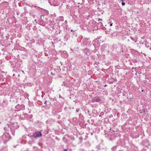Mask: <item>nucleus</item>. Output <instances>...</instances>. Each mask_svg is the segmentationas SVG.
<instances>
[{
  "instance_id": "obj_12",
  "label": "nucleus",
  "mask_w": 151,
  "mask_h": 151,
  "mask_svg": "<svg viewBox=\"0 0 151 151\" xmlns=\"http://www.w3.org/2000/svg\"><path fill=\"white\" fill-rule=\"evenodd\" d=\"M125 0H120V1L121 2H123V1H124Z\"/></svg>"
},
{
  "instance_id": "obj_14",
  "label": "nucleus",
  "mask_w": 151,
  "mask_h": 151,
  "mask_svg": "<svg viewBox=\"0 0 151 151\" xmlns=\"http://www.w3.org/2000/svg\"><path fill=\"white\" fill-rule=\"evenodd\" d=\"M63 151H67V149H65Z\"/></svg>"
},
{
  "instance_id": "obj_10",
  "label": "nucleus",
  "mask_w": 151,
  "mask_h": 151,
  "mask_svg": "<svg viewBox=\"0 0 151 151\" xmlns=\"http://www.w3.org/2000/svg\"><path fill=\"white\" fill-rule=\"evenodd\" d=\"M79 111H80V109H76V112H78Z\"/></svg>"
},
{
  "instance_id": "obj_18",
  "label": "nucleus",
  "mask_w": 151,
  "mask_h": 151,
  "mask_svg": "<svg viewBox=\"0 0 151 151\" xmlns=\"http://www.w3.org/2000/svg\"><path fill=\"white\" fill-rule=\"evenodd\" d=\"M99 20H101V19H99Z\"/></svg>"
},
{
  "instance_id": "obj_11",
  "label": "nucleus",
  "mask_w": 151,
  "mask_h": 151,
  "mask_svg": "<svg viewBox=\"0 0 151 151\" xmlns=\"http://www.w3.org/2000/svg\"><path fill=\"white\" fill-rule=\"evenodd\" d=\"M112 25H113V23H111L110 24V26H112Z\"/></svg>"
},
{
  "instance_id": "obj_7",
  "label": "nucleus",
  "mask_w": 151,
  "mask_h": 151,
  "mask_svg": "<svg viewBox=\"0 0 151 151\" xmlns=\"http://www.w3.org/2000/svg\"><path fill=\"white\" fill-rule=\"evenodd\" d=\"M131 39L133 41H134V42H136V41H135L134 39V38H133V37H131Z\"/></svg>"
},
{
  "instance_id": "obj_17",
  "label": "nucleus",
  "mask_w": 151,
  "mask_h": 151,
  "mask_svg": "<svg viewBox=\"0 0 151 151\" xmlns=\"http://www.w3.org/2000/svg\"><path fill=\"white\" fill-rule=\"evenodd\" d=\"M59 96H60V97H61L60 95H59Z\"/></svg>"
},
{
  "instance_id": "obj_4",
  "label": "nucleus",
  "mask_w": 151,
  "mask_h": 151,
  "mask_svg": "<svg viewBox=\"0 0 151 151\" xmlns=\"http://www.w3.org/2000/svg\"><path fill=\"white\" fill-rule=\"evenodd\" d=\"M49 2L51 5H53L54 6H56V4L55 2V0H49Z\"/></svg>"
},
{
  "instance_id": "obj_1",
  "label": "nucleus",
  "mask_w": 151,
  "mask_h": 151,
  "mask_svg": "<svg viewBox=\"0 0 151 151\" xmlns=\"http://www.w3.org/2000/svg\"><path fill=\"white\" fill-rule=\"evenodd\" d=\"M42 135L41 132L40 131L35 132L33 135V137L35 138H39Z\"/></svg>"
},
{
  "instance_id": "obj_16",
  "label": "nucleus",
  "mask_w": 151,
  "mask_h": 151,
  "mask_svg": "<svg viewBox=\"0 0 151 151\" xmlns=\"http://www.w3.org/2000/svg\"><path fill=\"white\" fill-rule=\"evenodd\" d=\"M106 86V85H105V86H104V87H105V86Z\"/></svg>"
},
{
  "instance_id": "obj_2",
  "label": "nucleus",
  "mask_w": 151,
  "mask_h": 151,
  "mask_svg": "<svg viewBox=\"0 0 151 151\" xmlns=\"http://www.w3.org/2000/svg\"><path fill=\"white\" fill-rule=\"evenodd\" d=\"M83 51L84 53L88 55H90L91 52L90 50L87 48L83 49Z\"/></svg>"
},
{
  "instance_id": "obj_9",
  "label": "nucleus",
  "mask_w": 151,
  "mask_h": 151,
  "mask_svg": "<svg viewBox=\"0 0 151 151\" xmlns=\"http://www.w3.org/2000/svg\"><path fill=\"white\" fill-rule=\"evenodd\" d=\"M122 6H124L125 5V3L124 2H123H123H122Z\"/></svg>"
},
{
  "instance_id": "obj_5",
  "label": "nucleus",
  "mask_w": 151,
  "mask_h": 151,
  "mask_svg": "<svg viewBox=\"0 0 151 151\" xmlns=\"http://www.w3.org/2000/svg\"><path fill=\"white\" fill-rule=\"evenodd\" d=\"M95 101L96 102H99L100 101H101V99L99 97L96 98Z\"/></svg>"
},
{
  "instance_id": "obj_8",
  "label": "nucleus",
  "mask_w": 151,
  "mask_h": 151,
  "mask_svg": "<svg viewBox=\"0 0 151 151\" xmlns=\"http://www.w3.org/2000/svg\"><path fill=\"white\" fill-rule=\"evenodd\" d=\"M64 85L66 87H67L68 86L67 85H66L65 84V82H63Z\"/></svg>"
},
{
  "instance_id": "obj_13",
  "label": "nucleus",
  "mask_w": 151,
  "mask_h": 151,
  "mask_svg": "<svg viewBox=\"0 0 151 151\" xmlns=\"http://www.w3.org/2000/svg\"><path fill=\"white\" fill-rule=\"evenodd\" d=\"M43 17V15H42L40 17H41V19H42V17Z\"/></svg>"
},
{
  "instance_id": "obj_21",
  "label": "nucleus",
  "mask_w": 151,
  "mask_h": 151,
  "mask_svg": "<svg viewBox=\"0 0 151 151\" xmlns=\"http://www.w3.org/2000/svg\"><path fill=\"white\" fill-rule=\"evenodd\" d=\"M143 90H142V91H143Z\"/></svg>"
},
{
  "instance_id": "obj_3",
  "label": "nucleus",
  "mask_w": 151,
  "mask_h": 151,
  "mask_svg": "<svg viewBox=\"0 0 151 151\" xmlns=\"http://www.w3.org/2000/svg\"><path fill=\"white\" fill-rule=\"evenodd\" d=\"M22 106L18 104L15 106L16 110L18 111L22 109Z\"/></svg>"
},
{
  "instance_id": "obj_20",
  "label": "nucleus",
  "mask_w": 151,
  "mask_h": 151,
  "mask_svg": "<svg viewBox=\"0 0 151 151\" xmlns=\"http://www.w3.org/2000/svg\"><path fill=\"white\" fill-rule=\"evenodd\" d=\"M128 41H129V40H128Z\"/></svg>"
},
{
  "instance_id": "obj_19",
  "label": "nucleus",
  "mask_w": 151,
  "mask_h": 151,
  "mask_svg": "<svg viewBox=\"0 0 151 151\" xmlns=\"http://www.w3.org/2000/svg\"><path fill=\"white\" fill-rule=\"evenodd\" d=\"M46 103V101H45V103Z\"/></svg>"
},
{
  "instance_id": "obj_6",
  "label": "nucleus",
  "mask_w": 151,
  "mask_h": 151,
  "mask_svg": "<svg viewBox=\"0 0 151 151\" xmlns=\"http://www.w3.org/2000/svg\"><path fill=\"white\" fill-rule=\"evenodd\" d=\"M95 100H96V98H94L93 99H92V102H93V103L96 102V101H95Z\"/></svg>"
},
{
  "instance_id": "obj_15",
  "label": "nucleus",
  "mask_w": 151,
  "mask_h": 151,
  "mask_svg": "<svg viewBox=\"0 0 151 151\" xmlns=\"http://www.w3.org/2000/svg\"><path fill=\"white\" fill-rule=\"evenodd\" d=\"M71 32H73V30L72 29H71Z\"/></svg>"
}]
</instances>
